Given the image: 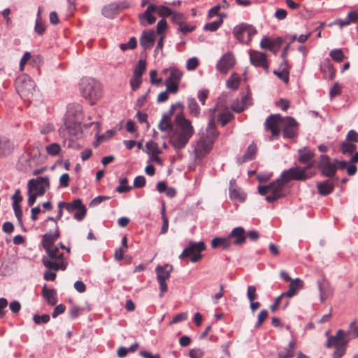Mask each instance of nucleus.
Returning a JSON list of instances; mask_svg holds the SVG:
<instances>
[{"label": "nucleus", "instance_id": "nucleus-1", "mask_svg": "<svg viewBox=\"0 0 358 358\" xmlns=\"http://www.w3.org/2000/svg\"><path fill=\"white\" fill-rule=\"evenodd\" d=\"M59 237V231L57 227L53 234H45L42 239L43 247L48 254V257L43 258V264L47 268L52 269L54 271H64L68 265L66 259L64 257V252L54 245Z\"/></svg>", "mask_w": 358, "mask_h": 358}, {"label": "nucleus", "instance_id": "nucleus-2", "mask_svg": "<svg viewBox=\"0 0 358 358\" xmlns=\"http://www.w3.org/2000/svg\"><path fill=\"white\" fill-rule=\"evenodd\" d=\"M216 113L217 110L215 108L210 110V117L206 127V134L205 138L203 137V156L210 152L215 140L220 134L215 126L216 119H218L222 126H224L234 118V115L229 111L223 112L217 115Z\"/></svg>", "mask_w": 358, "mask_h": 358}, {"label": "nucleus", "instance_id": "nucleus-3", "mask_svg": "<svg viewBox=\"0 0 358 358\" xmlns=\"http://www.w3.org/2000/svg\"><path fill=\"white\" fill-rule=\"evenodd\" d=\"M290 180H306L303 171L297 169H289L284 171L280 177L268 185L270 194L266 196V200L272 203L285 196V185Z\"/></svg>", "mask_w": 358, "mask_h": 358}, {"label": "nucleus", "instance_id": "nucleus-4", "mask_svg": "<svg viewBox=\"0 0 358 358\" xmlns=\"http://www.w3.org/2000/svg\"><path fill=\"white\" fill-rule=\"evenodd\" d=\"M176 122V128L170 136V143L176 149H181L187 144L194 130L191 122L181 114L177 115Z\"/></svg>", "mask_w": 358, "mask_h": 358}, {"label": "nucleus", "instance_id": "nucleus-5", "mask_svg": "<svg viewBox=\"0 0 358 358\" xmlns=\"http://www.w3.org/2000/svg\"><path fill=\"white\" fill-rule=\"evenodd\" d=\"M350 341V338H348L345 331L339 329L336 335L328 337L324 346L327 348H335L332 355L333 358H341L345 353L346 346Z\"/></svg>", "mask_w": 358, "mask_h": 358}, {"label": "nucleus", "instance_id": "nucleus-6", "mask_svg": "<svg viewBox=\"0 0 358 358\" xmlns=\"http://www.w3.org/2000/svg\"><path fill=\"white\" fill-rule=\"evenodd\" d=\"M80 86L83 96L88 99L91 104H94L102 96L99 84L92 79L83 80Z\"/></svg>", "mask_w": 358, "mask_h": 358}, {"label": "nucleus", "instance_id": "nucleus-7", "mask_svg": "<svg viewBox=\"0 0 358 358\" xmlns=\"http://www.w3.org/2000/svg\"><path fill=\"white\" fill-rule=\"evenodd\" d=\"M299 158L298 160L301 164H306L303 168L299 166L292 167V169H297L299 171H303L306 176V180L310 176L307 173V171L313 167L315 164V152L309 148L304 147L298 150Z\"/></svg>", "mask_w": 358, "mask_h": 358}, {"label": "nucleus", "instance_id": "nucleus-8", "mask_svg": "<svg viewBox=\"0 0 358 358\" xmlns=\"http://www.w3.org/2000/svg\"><path fill=\"white\" fill-rule=\"evenodd\" d=\"M16 90L20 96L24 100L30 101L35 92V84L29 78H19L16 81Z\"/></svg>", "mask_w": 358, "mask_h": 358}, {"label": "nucleus", "instance_id": "nucleus-9", "mask_svg": "<svg viewBox=\"0 0 358 358\" xmlns=\"http://www.w3.org/2000/svg\"><path fill=\"white\" fill-rule=\"evenodd\" d=\"M233 34L239 41L248 44L252 36L257 34V30L250 24L242 23L234 27Z\"/></svg>", "mask_w": 358, "mask_h": 358}, {"label": "nucleus", "instance_id": "nucleus-10", "mask_svg": "<svg viewBox=\"0 0 358 358\" xmlns=\"http://www.w3.org/2000/svg\"><path fill=\"white\" fill-rule=\"evenodd\" d=\"M164 73H169L165 83L168 91L171 93L176 94L178 90V85L182 77V72L176 67H171L163 71Z\"/></svg>", "mask_w": 358, "mask_h": 358}, {"label": "nucleus", "instance_id": "nucleus-11", "mask_svg": "<svg viewBox=\"0 0 358 358\" xmlns=\"http://www.w3.org/2000/svg\"><path fill=\"white\" fill-rule=\"evenodd\" d=\"M157 278L159 283L161 295L167 291V285L166 280L171 276V273L173 271V266L169 264L164 266H157L156 267Z\"/></svg>", "mask_w": 358, "mask_h": 358}, {"label": "nucleus", "instance_id": "nucleus-12", "mask_svg": "<svg viewBox=\"0 0 358 358\" xmlns=\"http://www.w3.org/2000/svg\"><path fill=\"white\" fill-rule=\"evenodd\" d=\"M49 187L48 177H38L29 180L27 184L28 190L31 189L33 192H36L39 196H43Z\"/></svg>", "mask_w": 358, "mask_h": 358}, {"label": "nucleus", "instance_id": "nucleus-13", "mask_svg": "<svg viewBox=\"0 0 358 358\" xmlns=\"http://www.w3.org/2000/svg\"><path fill=\"white\" fill-rule=\"evenodd\" d=\"M283 118L278 114L269 115L264 123L265 129L270 131L272 137L279 136L280 127L282 126Z\"/></svg>", "mask_w": 358, "mask_h": 358}, {"label": "nucleus", "instance_id": "nucleus-14", "mask_svg": "<svg viewBox=\"0 0 358 358\" xmlns=\"http://www.w3.org/2000/svg\"><path fill=\"white\" fill-rule=\"evenodd\" d=\"M318 168L323 176L329 178L333 177L337 170L336 164L331 162L329 157L326 155H321Z\"/></svg>", "mask_w": 358, "mask_h": 358}, {"label": "nucleus", "instance_id": "nucleus-15", "mask_svg": "<svg viewBox=\"0 0 358 358\" xmlns=\"http://www.w3.org/2000/svg\"><path fill=\"white\" fill-rule=\"evenodd\" d=\"M236 59L234 54L228 52L219 59L216 68L220 73L226 74L234 67Z\"/></svg>", "mask_w": 358, "mask_h": 358}, {"label": "nucleus", "instance_id": "nucleus-16", "mask_svg": "<svg viewBox=\"0 0 358 358\" xmlns=\"http://www.w3.org/2000/svg\"><path fill=\"white\" fill-rule=\"evenodd\" d=\"M201 242L191 243L180 255V259L189 258L192 262H196L201 258Z\"/></svg>", "mask_w": 358, "mask_h": 358}, {"label": "nucleus", "instance_id": "nucleus-17", "mask_svg": "<svg viewBox=\"0 0 358 358\" xmlns=\"http://www.w3.org/2000/svg\"><path fill=\"white\" fill-rule=\"evenodd\" d=\"M249 55L251 64L255 66L263 68L266 72L268 71V63L265 53L251 50Z\"/></svg>", "mask_w": 358, "mask_h": 358}, {"label": "nucleus", "instance_id": "nucleus-18", "mask_svg": "<svg viewBox=\"0 0 358 358\" xmlns=\"http://www.w3.org/2000/svg\"><path fill=\"white\" fill-rule=\"evenodd\" d=\"M358 22V11L351 10L348 13L345 19H336L334 21L329 23L327 27H331L334 25H337L342 29L344 27L349 26L352 23Z\"/></svg>", "mask_w": 358, "mask_h": 358}, {"label": "nucleus", "instance_id": "nucleus-19", "mask_svg": "<svg viewBox=\"0 0 358 358\" xmlns=\"http://www.w3.org/2000/svg\"><path fill=\"white\" fill-rule=\"evenodd\" d=\"M145 148L146 152L150 156V160L162 165V161L159 156L162 153V150L158 144L155 141H150L145 143Z\"/></svg>", "mask_w": 358, "mask_h": 358}, {"label": "nucleus", "instance_id": "nucleus-20", "mask_svg": "<svg viewBox=\"0 0 358 358\" xmlns=\"http://www.w3.org/2000/svg\"><path fill=\"white\" fill-rule=\"evenodd\" d=\"M282 127L285 138H293L296 135L297 122L292 117L283 118Z\"/></svg>", "mask_w": 358, "mask_h": 358}, {"label": "nucleus", "instance_id": "nucleus-21", "mask_svg": "<svg viewBox=\"0 0 358 358\" xmlns=\"http://www.w3.org/2000/svg\"><path fill=\"white\" fill-rule=\"evenodd\" d=\"M317 286L320 291V298L322 302L331 296L334 293V289L331 287L328 280L323 278L317 282Z\"/></svg>", "mask_w": 358, "mask_h": 358}, {"label": "nucleus", "instance_id": "nucleus-22", "mask_svg": "<svg viewBox=\"0 0 358 358\" xmlns=\"http://www.w3.org/2000/svg\"><path fill=\"white\" fill-rule=\"evenodd\" d=\"M155 9V5L150 4L144 13L139 15V20L141 25L152 24L156 21V17L154 15V13H156Z\"/></svg>", "mask_w": 358, "mask_h": 358}, {"label": "nucleus", "instance_id": "nucleus-23", "mask_svg": "<svg viewBox=\"0 0 358 358\" xmlns=\"http://www.w3.org/2000/svg\"><path fill=\"white\" fill-rule=\"evenodd\" d=\"M281 38L271 39L268 37H264L260 42V47L262 49H268L275 53L280 47L282 43Z\"/></svg>", "mask_w": 358, "mask_h": 358}, {"label": "nucleus", "instance_id": "nucleus-24", "mask_svg": "<svg viewBox=\"0 0 358 358\" xmlns=\"http://www.w3.org/2000/svg\"><path fill=\"white\" fill-rule=\"evenodd\" d=\"M66 134L71 137L80 138L83 134V130L80 123L67 120L65 122Z\"/></svg>", "mask_w": 358, "mask_h": 358}, {"label": "nucleus", "instance_id": "nucleus-25", "mask_svg": "<svg viewBox=\"0 0 358 358\" xmlns=\"http://www.w3.org/2000/svg\"><path fill=\"white\" fill-rule=\"evenodd\" d=\"M303 288V282L300 278H296L290 281L289 289L282 294L285 297H292L295 296L297 292Z\"/></svg>", "mask_w": 358, "mask_h": 358}, {"label": "nucleus", "instance_id": "nucleus-26", "mask_svg": "<svg viewBox=\"0 0 358 358\" xmlns=\"http://www.w3.org/2000/svg\"><path fill=\"white\" fill-rule=\"evenodd\" d=\"M155 40V33L153 30H145L140 38V44L144 48H150L153 46Z\"/></svg>", "mask_w": 358, "mask_h": 358}, {"label": "nucleus", "instance_id": "nucleus-27", "mask_svg": "<svg viewBox=\"0 0 358 358\" xmlns=\"http://www.w3.org/2000/svg\"><path fill=\"white\" fill-rule=\"evenodd\" d=\"M228 237H230V241H231L232 238H235L234 241V244L236 245H242L245 242L246 240L245 230L241 227L234 228Z\"/></svg>", "mask_w": 358, "mask_h": 358}, {"label": "nucleus", "instance_id": "nucleus-28", "mask_svg": "<svg viewBox=\"0 0 358 358\" xmlns=\"http://www.w3.org/2000/svg\"><path fill=\"white\" fill-rule=\"evenodd\" d=\"M229 197L231 200L242 203L245 201L246 194L236 185L231 184L229 187Z\"/></svg>", "mask_w": 358, "mask_h": 358}, {"label": "nucleus", "instance_id": "nucleus-29", "mask_svg": "<svg viewBox=\"0 0 358 358\" xmlns=\"http://www.w3.org/2000/svg\"><path fill=\"white\" fill-rule=\"evenodd\" d=\"M231 244L230 237L228 236L226 238L216 237L211 241V247L213 249L221 248L223 250H227L231 247Z\"/></svg>", "mask_w": 358, "mask_h": 358}, {"label": "nucleus", "instance_id": "nucleus-30", "mask_svg": "<svg viewBox=\"0 0 358 358\" xmlns=\"http://www.w3.org/2000/svg\"><path fill=\"white\" fill-rule=\"evenodd\" d=\"M318 192L322 196L330 194L334 189V183L331 180H327L322 182H320L317 185Z\"/></svg>", "mask_w": 358, "mask_h": 358}, {"label": "nucleus", "instance_id": "nucleus-31", "mask_svg": "<svg viewBox=\"0 0 358 358\" xmlns=\"http://www.w3.org/2000/svg\"><path fill=\"white\" fill-rule=\"evenodd\" d=\"M42 294L49 304L55 305L57 303V294L54 289H48L47 285H44Z\"/></svg>", "mask_w": 358, "mask_h": 358}, {"label": "nucleus", "instance_id": "nucleus-32", "mask_svg": "<svg viewBox=\"0 0 358 358\" xmlns=\"http://www.w3.org/2000/svg\"><path fill=\"white\" fill-rule=\"evenodd\" d=\"M295 346L296 341L294 340L290 341L287 348L278 353V358H292L294 355Z\"/></svg>", "mask_w": 358, "mask_h": 358}, {"label": "nucleus", "instance_id": "nucleus-33", "mask_svg": "<svg viewBox=\"0 0 358 358\" xmlns=\"http://www.w3.org/2000/svg\"><path fill=\"white\" fill-rule=\"evenodd\" d=\"M64 206L66 209L71 212L73 210H78L84 207L82 201L80 199L74 200L72 203L59 202L58 207Z\"/></svg>", "mask_w": 358, "mask_h": 358}, {"label": "nucleus", "instance_id": "nucleus-34", "mask_svg": "<svg viewBox=\"0 0 358 358\" xmlns=\"http://www.w3.org/2000/svg\"><path fill=\"white\" fill-rule=\"evenodd\" d=\"M257 150V149L256 145H255L254 143L250 144L248 146L245 155L243 156V159L241 163L252 160L255 158Z\"/></svg>", "mask_w": 358, "mask_h": 358}, {"label": "nucleus", "instance_id": "nucleus-35", "mask_svg": "<svg viewBox=\"0 0 358 358\" xmlns=\"http://www.w3.org/2000/svg\"><path fill=\"white\" fill-rule=\"evenodd\" d=\"M240 84V77L236 73L231 74L230 78L227 81V86L228 88L232 90H237Z\"/></svg>", "mask_w": 358, "mask_h": 358}, {"label": "nucleus", "instance_id": "nucleus-36", "mask_svg": "<svg viewBox=\"0 0 358 358\" xmlns=\"http://www.w3.org/2000/svg\"><path fill=\"white\" fill-rule=\"evenodd\" d=\"M357 146L350 142L347 141L341 143V151L343 154H352L355 151Z\"/></svg>", "mask_w": 358, "mask_h": 358}, {"label": "nucleus", "instance_id": "nucleus-37", "mask_svg": "<svg viewBox=\"0 0 358 358\" xmlns=\"http://www.w3.org/2000/svg\"><path fill=\"white\" fill-rule=\"evenodd\" d=\"M223 20L222 17H218L216 20L206 23L204 26V29L210 31H216L222 24Z\"/></svg>", "mask_w": 358, "mask_h": 358}, {"label": "nucleus", "instance_id": "nucleus-38", "mask_svg": "<svg viewBox=\"0 0 358 358\" xmlns=\"http://www.w3.org/2000/svg\"><path fill=\"white\" fill-rule=\"evenodd\" d=\"M146 69V62L143 59H140L138 62L136 66L134 71V76L137 77H142L143 74L145 71Z\"/></svg>", "mask_w": 358, "mask_h": 358}, {"label": "nucleus", "instance_id": "nucleus-39", "mask_svg": "<svg viewBox=\"0 0 358 358\" xmlns=\"http://www.w3.org/2000/svg\"><path fill=\"white\" fill-rule=\"evenodd\" d=\"M155 13L162 17L171 16L173 13L172 10L169 8L164 6H155Z\"/></svg>", "mask_w": 358, "mask_h": 358}, {"label": "nucleus", "instance_id": "nucleus-40", "mask_svg": "<svg viewBox=\"0 0 358 358\" xmlns=\"http://www.w3.org/2000/svg\"><path fill=\"white\" fill-rule=\"evenodd\" d=\"M329 55L332 59L336 62H341L345 58L342 49L332 50L330 52Z\"/></svg>", "mask_w": 358, "mask_h": 358}, {"label": "nucleus", "instance_id": "nucleus-41", "mask_svg": "<svg viewBox=\"0 0 358 358\" xmlns=\"http://www.w3.org/2000/svg\"><path fill=\"white\" fill-rule=\"evenodd\" d=\"M345 334H347L348 338H350V340L357 338L358 337V326L355 322H351Z\"/></svg>", "mask_w": 358, "mask_h": 358}, {"label": "nucleus", "instance_id": "nucleus-42", "mask_svg": "<svg viewBox=\"0 0 358 358\" xmlns=\"http://www.w3.org/2000/svg\"><path fill=\"white\" fill-rule=\"evenodd\" d=\"M46 151L51 156L57 155L61 151V147L58 143H51L46 147Z\"/></svg>", "mask_w": 358, "mask_h": 358}, {"label": "nucleus", "instance_id": "nucleus-43", "mask_svg": "<svg viewBox=\"0 0 358 358\" xmlns=\"http://www.w3.org/2000/svg\"><path fill=\"white\" fill-rule=\"evenodd\" d=\"M171 128V120L169 117L164 116L159 124V129L161 131H166Z\"/></svg>", "mask_w": 358, "mask_h": 358}, {"label": "nucleus", "instance_id": "nucleus-44", "mask_svg": "<svg viewBox=\"0 0 358 358\" xmlns=\"http://www.w3.org/2000/svg\"><path fill=\"white\" fill-rule=\"evenodd\" d=\"M171 19L172 21L176 23L179 27L182 25L185 21V17L182 13L176 12H173L171 15Z\"/></svg>", "mask_w": 358, "mask_h": 358}, {"label": "nucleus", "instance_id": "nucleus-45", "mask_svg": "<svg viewBox=\"0 0 358 358\" xmlns=\"http://www.w3.org/2000/svg\"><path fill=\"white\" fill-rule=\"evenodd\" d=\"M231 108L234 112L241 113L246 108L245 105L243 103L242 101L236 99L231 103Z\"/></svg>", "mask_w": 358, "mask_h": 358}, {"label": "nucleus", "instance_id": "nucleus-46", "mask_svg": "<svg viewBox=\"0 0 358 358\" xmlns=\"http://www.w3.org/2000/svg\"><path fill=\"white\" fill-rule=\"evenodd\" d=\"M188 108L192 114L197 115L199 113V106L194 99H190L188 100Z\"/></svg>", "mask_w": 358, "mask_h": 358}, {"label": "nucleus", "instance_id": "nucleus-47", "mask_svg": "<svg viewBox=\"0 0 358 358\" xmlns=\"http://www.w3.org/2000/svg\"><path fill=\"white\" fill-rule=\"evenodd\" d=\"M137 43L134 37L130 38L129 41L127 43H122L120 45V49L122 51H125L128 49H134L136 47Z\"/></svg>", "mask_w": 358, "mask_h": 358}, {"label": "nucleus", "instance_id": "nucleus-48", "mask_svg": "<svg viewBox=\"0 0 358 358\" xmlns=\"http://www.w3.org/2000/svg\"><path fill=\"white\" fill-rule=\"evenodd\" d=\"M273 73L278 76V78L280 80H282L285 83L287 84L289 83V71H282L280 70H275L273 71Z\"/></svg>", "mask_w": 358, "mask_h": 358}, {"label": "nucleus", "instance_id": "nucleus-49", "mask_svg": "<svg viewBox=\"0 0 358 358\" xmlns=\"http://www.w3.org/2000/svg\"><path fill=\"white\" fill-rule=\"evenodd\" d=\"M127 179L125 178L120 179V185L116 188L117 192L122 193L129 191L131 189V187L127 185Z\"/></svg>", "mask_w": 358, "mask_h": 358}, {"label": "nucleus", "instance_id": "nucleus-50", "mask_svg": "<svg viewBox=\"0 0 358 358\" xmlns=\"http://www.w3.org/2000/svg\"><path fill=\"white\" fill-rule=\"evenodd\" d=\"M199 64V60L196 57L189 59L186 63V68L189 71L194 70Z\"/></svg>", "mask_w": 358, "mask_h": 358}, {"label": "nucleus", "instance_id": "nucleus-51", "mask_svg": "<svg viewBox=\"0 0 358 358\" xmlns=\"http://www.w3.org/2000/svg\"><path fill=\"white\" fill-rule=\"evenodd\" d=\"M247 296L250 301H253L254 300L257 299L258 295L256 293V288L255 286H248L247 290Z\"/></svg>", "mask_w": 358, "mask_h": 358}, {"label": "nucleus", "instance_id": "nucleus-52", "mask_svg": "<svg viewBox=\"0 0 358 358\" xmlns=\"http://www.w3.org/2000/svg\"><path fill=\"white\" fill-rule=\"evenodd\" d=\"M162 217L163 220V224L161 229V234H164L167 231L169 227V220L166 215L165 208L164 207L162 210Z\"/></svg>", "mask_w": 358, "mask_h": 358}, {"label": "nucleus", "instance_id": "nucleus-53", "mask_svg": "<svg viewBox=\"0 0 358 358\" xmlns=\"http://www.w3.org/2000/svg\"><path fill=\"white\" fill-rule=\"evenodd\" d=\"M346 141L350 143H358V133L355 130L349 131L346 136Z\"/></svg>", "mask_w": 358, "mask_h": 358}, {"label": "nucleus", "instance_id": "nucleus-54", "mask_svg": "<svg viewBox=\"0 0 358 358\" xmlns=\"http://www.w3.org/2000/svg\"><path fill=\"white\" fill-rule=\"evenodd\" d=\"M324 65L329 73V79L333 80L336 75V70L334 69L333 64L330 62L329 59H327L324 63Z\"/></svg>", "mask_w": 358, "mask_h": 358}, {"label": "nucleus", "instance_id": "nucleus-55", "mask_svg": "<svg viewBox=\"0 0 358 358\" xmlns=\"http://www.w3.org/2000/svg\"><path fill=\"white\" fill-rule=\"evenodd\" d=\"M268 311L266 310H262L258 315V322L255 325V328H259L262 324L264 322V320L268 317Z\"/></svg>", "mask_w": 358, "mask_h": 358}, {"label": "nucleus", "instance_id": "nucleus-56", "mask_svg": "<svg viewBox=\"0 0 358 358\" xmlns=\"http://www.w3.org/2000/svg\"><path fill=\"white\" fill-rule=\"evenodd\" d=\"M142 82V77H137L136 76H134L133 78L130 80V84L131 86V88L134 91L136 90L139 88Z\"/></svg>", "mask_w": 358, "mask_h": 358}, {"label": "nucleus", "instance_id": "nucleus-57", "mask_svg": "<svg viewBox=\"0 0 358 358\" xmlns=\"http://www.w3.org/2000/svg\"><path fill=\"white\" fill-rule=\"evenodd\" d=\"M50 320V316L48 314H44L41 316L35 315L34 316V321L36 324L41 323H47Z\"/></svg>", "mask_w": 358, "mask_h": 358}, {"label": "nucleus", "instance_id": "nucleus-58", "mask_svg": "<svg viewBox=\"0 0 358 358\" xmlns=\"http://www.w3.org/2000/svg\"><path fill=\"white\" fill-rule=\"evenodd\" d=\"M167 28V22L164 19L159 20L157 24V31L160 36L164 35V31Z\"/></svg>", "mask_w": 358, "mask_h": 358}, {"label": "nucleus", "instance_id": "nucleus-59", "mask_svg": "<svg viewBox=\"0 0 358 358\" xmlns=\"http://www.w3.org/2000/svg\"><path fill=\"white\" fill-rule=\"evenodd\" d=\"M13 207L19 223L22 224V212L20 203L13 204Z\"/></svg>", "mask_w": 358, "mask_h": 358}, {"label": "nucleus", "instance_id": "nucleus-60", "mask_svg": "<svg viewBox=\"0 0 358 358\" xmlns=\"http://www.w3.org/2000/svg\"><path fill=\"white\" fill-rule=\"evenodd\" d=\"M34 29H35L36 32H37L39 35H42L44 33V31L45 30V27L44 24L43 23V22L41 21V20L40 18H38L36 20Z\"/></svg>", "mask_w": 358, "mask_h": 358}, {"label": "nucleus", "instance_id": "nucleus-61", "mask_svg": "<svg viewBox=\"0 0 358 358\" xmlns=\"http://www.w3.org/2000/svg\"><path fill=\"white\" fill-rule=\"evenodd\" d=\"M187 318V314L186 313H181L180 314L176 315L170 322L169 324L172 325L173 324L182 322L185 320Z\"/></svg>", "mask_w": 358, "mask_h": 358}, {"label": "nucleus", "instance_id": "nucleus-62", "mask_svg": "<svg viewBox=\"0 0 358 358\" xmlns=\"http://www.w3.org/2000/svg\"><path fill=\"white\" fill-rule=\"evenodd\" d=\"M157 70H152L150 72V82L152 84H156L157 85H160L162 83V78H157Z\"/></svg>", "mask_w": 358, "mask_h": 358}, {"label": "nucleus", "instance_id": "nucleus-63", "mask_svg": "<svg viewBox=\"0 0 358 358\" xmlns=\"http://www.w3.org/2000/svg\"><path fill=\"white\" fill-rule=\"evenodd\" d=\"M70 177L68 173L62 174L59 178V185L62 187H67L69 185Z\"/></svg>", "mask_w": 358, "mask_h": 358}, {"label": "nucleus", "instance_id": "nucleus-64", "mask_svg": "<svg viewBox=\"0 0 358 358\" xmlns=\"http://www.w3.org/2000/svg\"><path fill=\"white\" fill-rule=\"evenodd\" d=\"M145 185V178L143 176H137L134 182V186L136 188H141Z\"/></svg>", "mask_w": 358, "mask_h": 358}]
</instances>
